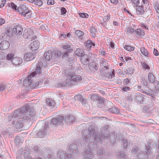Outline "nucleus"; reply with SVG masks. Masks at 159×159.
I'll list each match as a JSON object with an SVG mask.
<instances>
[{"mask_svg":"<svg viewBox=\"0 0 159 159\" xmlns=\"http://www.w3.org/2000/svg\"><path fill=\"white\" fill-rule=\"evenodd\" d=\"M34 2L35 5L39 6H41L43 4L41 0H34Z\"/></svg>","mask_w":159,"mask_h":159,"instance_id":"obj_37","label":"nucleus"},{"mask_svg":"<svg viewBox=\"0 0 159 159\" xmlns=\"http://www.w3.org/2000/svg\"><path fill=\"white\" fill-rule=\"evenodd\" d=\"M75 34L76 37L80 39H82V37L84 34L83 32L79 30H76L75 31Z\"/></svg>","mask_w":159,"mask_h":159,"instance_id":"obj_21","label":"nucleus"},{"mask_svg":"<svg viewBox=\"0 0 159 159\" xmlns=\"http://www.w3.org/2000/svg\"><path fill=\"white\" fill-rule=\"evenodd\" d=\"M22 58L20 57H15L12 59V63L16 66L20 65L22 63Z\"/></svg>","mask_w":159,"mask_h":159,"instance_id":"obj_8","label":"nucleus"},{"mask_svg":"<svg viewBox=\"0 0 159 159\" xmlns=\"http://www.w3.org/2000/svg\"><path fill=\"white\" fill-rule=\"evenodd\" d=\"M92 45L93 46H95V44L93 43L91 40H88L85 43V46L88 49H90Z\"/></svg>","mask_w":159,"mask_h":159,"instance_id":"obj_18","label":"nucleus"},{"mask_svg":"<svg viewBox=\"0 0 159 159\" xmlns=\"http://www.w3.org/2000/svg\"><path fill=\"white\" fill-rule=\"evenodd\" d=\"M132 2L135 5H137L139 3V0H131Z\"/></svg>","mask_w":159,"mask_h":159,"instance_id":"obj_46","label":"nucleus"},{"mask_svg":"<svg viewBox=\"0 0 159 159\" xmlns=\"http://www.w3.org/2000/svg\"><path fill=\"white\" fill-rule=\"evenodd\" d=\"M154 7L156 12L157 13H159V8L158 4L155 3L154 5Z\"/></svg>","mask_w":159,"mask_h":159,"instance_id":"obj_41","label":"nucleus"},{"mask_svg":"<svg viewBox=\"0 0 159 159\" xmlns=\"http://www.w3.org/2000/svg\"><path fill=\"white\" fill-rule=\"evenodd\" d=\"M124 148H126L127 147L128 145V141L127 140H125L124 143Z\"/></svg>","mask_w":159,"mask_h":159,"instance_id":"obj_58","label":"nucleus"},{"mask_svg":"<svg viewBox=\"0 0 159 159\" xmlns=\"http://www.w3.org/2000/svg\"><path fill=\"white\" fill-rule=\"evenodd\" d=\"M9 6L11 7V8L14 10H16L17 6L13 2H11L10 3Z\"/></svg>","mask_w":159,"mask_h":159,"instance_id":"obj_36","label":"nucleus"},{"mask_svg":"<svg viewBox=\"0 0 159 159\" xmlns=\"http://www.w3.org/2000/svg\"><path fill=\"white\" fill-rule=\"evenodd\" d=\"M54 3L53 0H48L47 1V4L49 5H53Z\"/></svg>","mask_w":159,"mask_h":159,"instance_id":"obj_52","label":"nucleus"},{"mask_svg":"<svg viewBox=\"0 0 159 159\" xmlns=\"http://www.w3.org/2000/svg\"><path fill=\"white\" fill-rule=\"evenodd\" d=\"M153 53L155 56H158L159 55V52L155 48L154 49Z\"/></svg>","mask_w":159,"mask_h":159,"instance_id":"obj_50","label":"nucleus"},{"mask_svg":"<svg viewBox=\"0 0 159 159\" xmlns=\"http://www.w3.org/2000/svg\"><path fill=\"white\" fill-rule=\"evenodd\" d=\"M66 10L65 8L62 7L61 8V12L62 14H65L66 13Z\"/></svg>","mask_w":159,"mask_h":159,"instance_id":"obj_53","label":"nucleus"},{"mask_svg":"<svg viewBox=\"0 0 159 159\" xmlns=\"http://www.w3.org/2000/svg\"><path fill=\"white\" fill-rule=\"evenodd\" d=\"M147 0H142L141 6L142 7H143L144 5H145L147 4Z\"/></svg>","mask_w":159,"mask_h":159,"instance_id":"obj_54","label":"nucleus"},{"mask_svg":"<svg viewBox=\"0 0 159 159\" xmlns=\"http://www.w3.org/2000/svg\"><path fill=\"white\" fill-rule=\"evenodd\" d=\"M79 15L82 18H87L89 17V15L88 14L85 13H80Z\"/></svg>","mask_w":159,"mask_h":159,"instance_id":"obj_32","label":"nucleus"},{"mask_svg":"<svg viewBox=\"0 0 159 159\" xmlns=\"http://www.w3.org/2000/svg\"><path fill=\"white\" fill-rule=\"evenodd\" d=\"M28 108L27 107H22L20 109V114H24L25 113H26L27 111V109Z\"/></svg>","mask_w":159,"mask_h":159,"instance_id":"obj_31","label":"nucleus"},{"mask_svg":"<svg viewBox=\"0 0 159 159\" xmlns=\"http://www.w3.org/2000/svg\"><path fill=\"white\" fill-rule=\"evenodd\" d=\"M122 90L124 91H129L131 90V89L127 86H126L125 87H124L122 89Z\"/></svg>","mask_w":159,"mask_h":159,"instance_id":"obj_45","label":"nucleus"},{"mask_svg":"<svg viewBox=\"0 0 159 159\" xmlns=\"http://www.w3.org/2000/svg\"><path fill=\"white\" fill-rule=\"evenodd\" d=\"M143 7L140 6H138L136 8V11L137 12L138 14L142 15L143 14L144 11L143 9Z\"/></svg>","mask_w":159,"mask_h":159,"instance_id":"obj_19","label":"nucleus"},{"mask_svg":"<svg viewBox=\"0 0 159 159\" xmlns=\"http://www.w3.org/2000/svg\"><path fill=\"white\" fill-rule=\"evenodd\" d=\"M103 20L104 22H107L109 21L110 19V14H108L106 16H104V17H102Z\"/></svg>","mask_w":159,"mask_h":159,"instance_id":"obj_30","label":"nucleus"},{"mask_svg":"<svg viewBox=\"0 0 159 159\" xmlns=\"http://www.w3.org/2000/svg\"><path fill=\"white\" fill-rule=\"evenodd\" d=\"M1 3L0 4V8L4 7L6 2V0H1Z\"/></svg>","mask_w":159,"mask_h":159,"instance_id":"obj_48","label":"nucleus"},{"mask_svg":"<svg viewBox=\"0 0 159 159\" xmlns=\"http://www.w3.org/2000/svg\"><path fill=\"white\" fill-rule=\"evenodd\" d=\"M127 33H132L134 31V29L130 27H128L126 30Z\"/></svg>","mask_w":159,"mask_h":159,"instance_id":"obj_33","label":"nucleus"},{"mask_svg":"<svg viewBox=\"0 0 159 159\" xmlns=\"http://www.w3.org/2000/svg\"><path fill=\"white\" fill-rule=\"evenodd\" d=\"M111 2L114 4H116L118 2V0H111Z\"/></svg>","mask_w":159,"mask_h":159,"instance_id":"obj_56","label":"nucleus"},{"mask_svg":"<svg viewBox=\"0 0 159 159\" xmlns=\"http://www.w3.org/2000/svg\"><path fill=\"white\" fill-rule=\"evenodd\" d=\"M135 32L137 35L140 36H143L144 35V32L143 30L140 29L136 30Z\"/></svg>","mask_w":159,"mask_h":159,"instance_id":"obj_24","label":"nucleus"},{"mask_svg":"<svg viewBox=\"0 0 159 159\" xmlns=\"http://www.w3.org/2000/svg\"><path fill=\"white\" fill-rule=\"evenodd\" d=\"M125 60L127 61L129 60H131V58L129 57H125Z\"/></svg>","mask_w":159,"mask_h":159,"instance_id":"obj_62","label":"nucleus"},{"mask_svg":"<svg viewBox=\"0 0 159 159\" xmlns=\"http://www.w3.org/2000/svg\"><path fill=\"white\" fill-rule=\"evenodd\" d=\"M48 123L45 124V125L44 126V128L45 129H44L45 130V129H46L48 127Z\"/></svg>","mask_w":159,"mask_h":159,"instance_id":"obj_64","label":"nucleus"},{"mask_svg":"<svg viewBox=\"0 0 159 159\" xmlns=\"http://www.w3.org/2000/svg\"><path fill=\"white\" fill-rule=\"evenodd\" d=\"M34 32L30 29L25 30L23 34L24 37L29 39H32L33 38Z\"/></svg>","mask_w":159,"mask_h":159,"instance_id":"obj_6","label":"nucleus"},{"mask_svg":"<svg viewBox=\"0 0 159 159\" xmlns=\"http://www.w3.org/2000/svg\"><path fill=\"white\" fill-rule=\"evenodd\" d=\"M141 27L144 29L148 30V28L147 27L146 25L143 23L141 24Z\"/></svg>","mask_w":159,"mask_h":159,"instance_id":"obj_55","label":"nucleus"},{"mask_svg":"<svg viewBox=\"0 0 159 159\" xmlns=\"http://www.w3.org/2000/svg\"><path fill=\"white\" fill-rule=\"evenodd\" d=\"M40 45V43L38 41H35L31 43L30 44V49L33 51L36 50L39 48Z\"/></svg>","mask_w":159,"mask_h":159,"instance_id":"obj_7","label":"nucleus"},{"mask_svg":"<svg viewBox=\"0 0 159 159\" xmlns=\"http://www.w3.org/2000/svg\"><path fill=\"white\" fill-rule=\"evenodd\" d=\"M69 52H67L66 51L63 55V57H66L68 56V53Z\"/></svg>","mask_w":159,"mask_h":159,"instance_id":"obj_59","label":"nucleus"},{"mask_svg":"<svg viewBox=\"0 0 159 159\" xmlns=\"http://www.w3.org/2000/svg\"><path fill=\"white\" fill-rule=\"evenodd\" d=\"M13 31L17 35H20L22 34L23 32V29L21 25H14L13 29Z\"/></svg>","mask_w":159,"mask_h":159,"instance_id":"obj_5","label":"nucleus"},{"mask_svg":"<svg viewBox=\"0 0 159 159\" xmlns=\"http://www.w3.org/2000/svg\"><path fill=\"white\" fill-rule=\"evenodd\" d=\"M80 60L81 62L84 65H87L89 62V56L86 54H84L81 56Z\"/></svg>","mask_w":159,"mask_h":159,"instance_id":"obj_10","label":"nucleus"},{"mask_svg":"<svg viewBox=\"0 0 159 159\" xmlns=\"http://www.w3.org/2000/svg\"><path fill=\"white\" fill-rule=\"evenodd\" d=\"M44 56L46 60H50L52 57V53L51 51L49 50L44 53Z\"/></svg>","mask_w":159,"mask_h":159,"instance_id":"obj_14","label":"nucleus"},{"mask_svg":"<svg viewBox=\"0 0 159 159\" xmlns=\"http://www.w3.org/2000/svg\"><path fill=\"white\" fill-rule=\"evenodd\" d=\"M68 73L66 76V77L67 78L65 82H64L62 84H61L60 85L61 86H71L72 85L73 83V82L72 79H71V78H68Z\"/></svg>","mask_w":159,"mask_h":159,"instance_id":"obj_9","label":"nucleus"},{"mask_svg":"<svg viewBox=\"0 0 159 159\" xmlns=\"http://www.w3.org/2000/svg\"><path fill=\"white\" fill-rule=\"evenodd\" d=\"M14 56V54L13 53H9L6 56V59L7 60H10L11 58L12 59Z\"/></svg>","mask_w":159,"mask_h":159,"instance_id":"obj_40","label":"nucleus"},{"mask_svg":"<svg viewBox=\"0 0 159 159\" xmlns=\"http://www.w3.org/2000/svg\"><path fill=\"white\" fill-rule=\"evenodd\" d=\"M75 52L77 56L80 57L84 54V51L82 49L79 48H77Z\"/></svg>","mask_w":159,"mask_h":159,"instance_id":"obj_16","label":"nucleus"},{"mask_svg":"<svg viewBox=\"0 0 159 159\" xmlns=\"http://www.w3.org/2000/svg\"><path fill=\"white\" fill-rule=\"evenodd\" d=\"M111 111L113 113H118L119 112V110L116 108L112 107L111 108Z\"/></svg>","mask_w":159,"mask_h":159,"instance_id":"obj_38","label":"nucleus"},{"mask_svg":"<svg viewBox=\"0 0 159 159\" xmlns=\"http://www.w3.org/2000/svg\"><path fill=\"white\" fill-rule=\"evenodd\" d=\"M57 119L56 118H53L52 119L51 122L52 124L54 125H56L57 123Z\"/></svg>","mask_w":159,"mask_h":159,"instance_id":"obj_49","label":"nucleus"},{"mask_svg":"<svg viewBox=\"0 0 159 159\" xmlns=\"http://www.w3.org/2000/svg\"><path fill=\"white\" fill-rule=\"evenodd\" d=\"M113 23L116 26H117L118 25V23L116 21H114L113 22Z\"/></svg>","mask_w":159,"mask_h":159,"instance_id":"obj_63","label":"nucleus"},{"mask_svg":"<svg viewBox=\"0 0 159 159\" xmlns=\"http://www.w3.org/2000/svg\"><path fill=\"white\" fill-rule=\"evenodd\" d=\"M135 100L138 102L141 103L143 101V97L141 94H139L136 96L135 98Z\"/></svg>","mask_w":159,"mask_h":159,"instance_id":"obj_22","label":"nucleus"},{"mask_svg":"<svg viewBox=\"0 0 159 159\" xmlns=\"http://www.w3.org/2000/svg\"><path fill=\"white\" fill-rule=\"evenodd\" d=\"M89 67L91 70H93L95 69L97 70L98 68V65L96 64L95 63L93 62L90 63L89 65Z\"/></svg>","mask_w":159,"mask_h":159,"instance_id":"obj_17","label":"nucleus"},{"mask_svg":"<svg viewBox=\"0 0 159 159\" xmlns=\"http://www.w3.org/2000/svg\"><path fill=\"white\" fill-rule=\"evenodd\" d=\"M58 156L61 159H64L65 158L66 154L64 152L61 151L58 152Z\"/></svg>","mask_w":159,"mask_h":159,"instance_id":"obj_28","label":"nucleus"},{"mask_svg":"<svg viewBox=\"0 0 159 159\" xmlns=\"http://www.w3.org/2000/svg\"><path fill=\"white\" fill-rule=\"evenodd\" d=\"M69 148H72L75 149V148H76V146L75 145H70L69 146Z\"/></svg>","mask_w":159,"mask_h":159,"instance_id":"obj_60","label":"nucleus"},{"mask_svg":"<svg viewBox=\"0 0 159 159\" xmlns=\"http://www.w3.org/2000/svg\"><path fill=\"white\" fill-rule=\"evenodd\" d=\"M68 78H71L73 82H78L82 80V77L80 75L75 74L74 73L69 72L68 73Z\"/></svg>","mask_w":159,"mask_h":159,"instance_id":"obj_3","label":"nucleus"},{"mask_svg":"<svg viewBox=\"0 0 159 159\" xmlns=\"http://www.w3.org/2000/svg\"><path fill=\"white\" fill-rule=\"evenodd\" d=\"M36 57V54L31 52H26L24 55V59L26 61H30L33 60Z\"/></svg>","mask_w":159,"mask_h":159,"instance_id":"obj_4","label":"nucleus"},{"mask_svg":"<svg viewBox=\"0 0 159 159\" xmlns=\"http://www.w3.org/2000/svg\"><path fill=\"white\" fill-rule=\"evenodd\" d=\"M84 156L86 157L91 159L93 157V155L90 150H86L84 153Z\"/></svg>","mask_w":159,"mask_h":159,"instance_id":"obj_15","label":"nucleus"},{"mask_svg":"<svg viewBox=\"0 0 159 159\" xmlns=\"http://www.w3.org/2000/svg\"><path fill=\"white\" fill-rule=\"evenodd\" d=\"M141 52L142 54L146 57L149 56V53L148 50L144 47H142L140 49Z\"/></svg>","mask_w":159,"mask_h":159,"instance_id":"obj_23","label":"nucleus"},{"mask_svg":"<svg viewBox=\"0 0 159 159\" xmlns=\"http://www.w3.org/2000/svg\"><path fill=\"white\" fill-rule=\"evenodd\" d=\"M148 80L150 83H153L155 80V77L153 75L152 73H149L148 77Z\"/></svg>","mask_w":159,"mask_h":159,"instance_id":"obj_20","label":"nucleus"},{"mask_svg":"<svg viewBox=\"0 0 159 159\" xmlns=\"http://www.w3.org/2000/svg\"><path fill=\"white\" fill-rule=\"evenodd\" d=\"M64 119V117L61 116H58L57 118V121L58 122H61Z\"/></svg>","mask_w":159,"mask_h":159,"instance_id":"obj_44","label":"nucleus"},{"mask_svg":"<svg viewBox=\"0 0 159 159\" xmlns=\"http://www.w3.org/2000/svg\"><path fill=\"white\" fill-rule=\"evenodd\" d=\"M129 81L128 78H126L123 80V83L125 84H127L129 82Z\"/></svg>","mask_w":159,"mask_h":159,"instance_id":"obj_51","label":"nucleus"},{"mask_svg":"<svg viewBox=\"0 0 159 159\" xmlns=\"http://www.w3.org/2000/svg\"><path fill=\"white\" fill-rule=\"evenodd\" d=\"M35 75L34 73H32L24 80L23 84L25 86H30V87L33 88H38L40 87L43 84V81L42 80H35L33 81L34 80V76Z\"/></svg>","mask_w":159,"mask_h":159,"instance_id":"obj_1","label":"nucleus"},{"mask_svg":"<svg viewBox=\"0 0 159 159\" xmlns=\"http://www.w3.org/2000/svg\"><path fill=\"white\" fill-rule=\"evenodd\" d=\"M5 21L3 19H0V26L4 23Z\"/></svg>","mask_w":159,"mask_h":159,"instance_id":"obj_57","label":"nucleus"},{"mask_svg":"<svg viewBox=\"0 0 159 159\" xmlns=\"http://www.w3.org/2000/svg\"><path fill=\"white\" fill-rule=\"evenodd\" d=\"M99 64L100 66H103L106 69L108 68V64L106 60L101 58L99 60Z\"/></svg>","mask_w":159,"mask_h":159,"instance_id":"obj_13","label":"nucleus"},{"mask_svg":"<svg viewBox=\"0 0 159 159\" xmlns=\"http://www.w3.org/2000/svg\"><path fill=\"white\" fill-rule=\"evenodd\" d=\"M107 42L109 44L110 47H111L113 48L114 47V44L111 39H107Z\"/></svg>","mask_w":159,"mask_h":159,"instance_id":"obj_34","label":"nucleus"},{"mask_svg":"<svg viewBox=\"0 0 159 159\" xmlns=\"http://www.w3.org/2000/svg\"><path fill=\"white\" fill-rule=\"evenodd\" d=\"M90 98L92 100H94L95 98H96L98 97L97 94L94 93H92L89 95Z\"/></svg>","mask_w":159,"mask_h":159,"instance_id":"obj_42","label":"nucleus"},{"mask_svg":"<svg viewBox=\"0 0 159 159\" xmlns=\"http://www.w3.org/2000/svg\"><path fill=\"white\" fill-rule=\"evenodd\" d=\"M17 11L21 16L24 17V19H27L31 17L32 12L29 10L26 5L25 4H21L18 7Z\"/></svg>","mask_w":159,"mask_h":159,"instance_id":"obj_2","label":"nucleus"},{"mask_svg":"<svg viewBox=\"0 0 159 159\" xmlns=\"http://www.w3.org/2000/svg\"><path fill=\"white\" fill-rule=\"evenodd\" d=\"M41 69L40 66L38 65L36 67V69L35 70V72H33V73H35V74L39 75L41 73Z\"/></svg>","mask_w":159,"mask_h":159,"instance_id":"obj_27","label":"nucleus"},{"mask_svg":"<svg viewBox=\"0 0 159 159\" xmlns=\"http://www.w3.org/2000/svg\"><path fill=\"white\" fill-rule=\"evenodd\" d=\"M5 89V86L4 84H0V92L3 91Z\"/></svg>","mask_w":159,"mask_h":159,"instance_id":"obj_47","label":"nucleus"},{"mask_svg":"<svg viewBox=\"0 0 159 159\" xmlns=\"http://www.w3.org/2000/svg\"><path fill=\"white\" fill-rule=\"evenodd\" d=\"M124 48L126 50L129 51L131 52L132 51H133L134 49V47L131 46L130 45H125L124 46Z\"/></svg>","mask_w":159,"mask_h":159,"instance_id":"obj_25","label":"nucleus"},{"mask_svg":"<svg viewBox=\"0 0 159 159\" xmlns=\"http://www.w3.org/2000/svg\"><path fill=\"white\" fill-rule=\"evenodd\" d=\"M62 37H63L64 38H66V35L65 34H60L59 37L60 38H61Z\"/></svg>","mask_w":159,"mask_h":159,"instance_id":"obj_61","label":"nucleus"},{"mask_svg":"<svg viewBox=\"0 0 159 159\" xmlns=\"http://www.w3.org/2000/svg\"><path fill=\"white\" fill-rule=\"evenodd\" d=\"M90 31L93 36L94 37L95 36V33L96 32V29L94 27H91L90 29Z\"/></svg>","mask_w":159,"mask_h":159,"instance_id":"obj_35","label":"nucleus"},{"mask_svg":"<svg viewBox=\"0 0 159 159\" xmlns=\"http://www.w3.org/2000/svg\"><path fill=\"white\" fill-rule=\"evenodd\" d=\"M47 104H48V105L51 106H53L55 104V102L50 99H48L47 101Z\"/></svg>","mask_w":159,"mask_h":159,"instance_id":"obj_29","label":"nucleus"},{"mask_svg":"<svg viewBox=\"0 0 159 159\" xmlns=\"http://www.w3.org/2000/svg\"><path fill=\"white\" fill-rule=\"evenodd\" d=\"M53 54L55 57H58L61 56V53L60 51L56 50L54 51L53 52Z\"/></svg>","mask_w":159,"mask_h":159,"instance_id":"obj_26","label":"nucleus"},{"mask_svg":"<svg viewBox=\"0 0 159 159\" xmlns=\"http://www.w3.org/2000/svg\"><path fill=\"white\" fill-rule=\"evenodd\" d=\"M40 64L42 65V66L46 67L47 65V62L44 60H43L42 61L40 62Z\"/></svg>","mask_w":159,"mask_h":159,"instance_id":"obj_39","label":"nucleus"},{"mask_svg":"<svg viewBox=\"0 0 159 159\" xmlns=\"http://www.w3.org/2000/svg\"><path fill=\"white\" fill-rule=\"evenodd\" d=\"M142 65L143 68L145 69L149 70L150 69V67L145 63H143L142 64Z\"/></svg>","mask_w":159,"mask_h":159,"instance_id":"obj_43","label":"nucleus"},{"mask_svg":"<svg viewBox=\"0 0 159 159\" xmlns=\"http://www.w3.org/2000/svg\"><path fill=\"white\" fill-rule=\"evenodd\" d=\"M61 48L66 50L68 52H72L73 50L72 46L69 44H64L61 46Z\"/></svg>","mask_w":159,"mask_h":159,"instance_id":"obj_12","label":"nucleus"},{"mask_svg":"<svg viewBox=\"0 0 159 159\" xmlns=\"http://www.w3.org/2000/svg\"><path fill=\"white\" fill-rule=\"evenodd\" d=\"M9 45V42L6 41H3L0 43V49L6 50L8 48Z\"/></svg>","mask_w":159,"mask_h":159,"instance_id":"obj_11","label":"nucleus"}]
</instances>
